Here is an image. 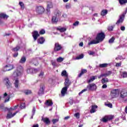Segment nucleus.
I'll return each mask as SVG.
<instances>
[{
    "label": "nucleus",
    "mask_w": 127,
    "mask_h": 127,
    "mask_svg": "<svg viewBox=\"0 0 127 127\" xmlns=\"http://www.w3.org/2000/svg\"><path fill=\"white\" fill-rule=\"evenodd\" d=\"M32 36L35 41L39 36V34H38V32L37 31H34L32 33Z\"/></svg>",
    "instance_id": "2eb2a0df"
},
{
    "label": "nucleus",
    "mask_w": 127,
    "mask_h": 127,
    "mask_svg": "<svg viewBox=\"0 0 127 127\" xmlns=\"http://www.w3.org/2000/svg\"><path fill=\"white\" fill-rule=\"evenodd\" d=\"M112 71H108L105 73H103L104 75V77H108V76H110L112 74Z\"/></svg>",
    "instance_id": "a19ab883"
},
{
    "label": "nucleus",
    "mask_w": 127,
    "mask_h": 127,
    "mask_svg": "<svg viewBox=\"0 0 127 127\" xmlns=\"http://www.w3.org/2000/svg\"><path fill=\"white\" fill-rule=\"evenodd\" d=\"M14 85L15 88H16V89H18V85H19V80H18V79L15 80Z\"/></svg>",
    "instance_id": "2f4dec72"
},
{
    "label": "nucleus",
    "mask_w": 127,
    "mask_h": 127,
    "mask_svg": "<svg viewBox=\"0 0 127 127\" xmlns=\"http://www.w3.org/2000/svg\"><path fill=\"white\" fill-rule=\"evenodd\" d=\"M45 105L46 106H48V107H51L52 105H53V102L52 101H49V100H47L46 102L45 103Z\"/></svg>",
    "instance_id": "c756f323"
},
{
    "label": "nucleus",
    "mask_w": 127,
    "mask_h": 127,
    "mask_svg": "<svg viewBox=\"0 0 127 127\" xmlns=\"http://www.w3.org/2000/svg\"><path fill=\"white\" fill-rule=\"evenodd\" d=\"M45 90V86L44 85H42L41 86L39 92L38 93L39 96H42L44 94V90Z\"/></svg>",
    "instance_id": "9b49d317"
},
{
    "label": "nucleus",
    "mask_w": 127,
    "mask_h": 127,
    "mask_svg": "<svg viewBox=\"0 0 127 127\" xmlns=\"http://www.w3.org/2000/svg\"><path fill=\"white\" fill-rule=\"evenodd\" d=\"M42 120L43 121V122H44V123H45L46 125L50 124V120L47 118H42Z\"/></svg>",
    "instance_id": "b1692460"
},
{
    "label": "nucleus",
    "mask_w": 127,
    "mask_h": 127,
    "mask_svg": "<svg viewBox=\"0 0 127 127\" xmlns=\"http://www.w3.org/2000/svg\"><path fill=\"white\" fill-rule=\"evenodd\" d=\"M124 20L125 16L124 15L121 14L119 16V19L117 20V22L116 23V24L117 25H119V24L123 23Z\"/></svg>",
    "instance_id": "1a4fd4ad"
},
{
    "label": "nucleus",
    "mask_w": 127,
    "mask_h": 127,
    "mask_svg": "<svg viewBox=\"0 0 127 127\" xmlns=\"http://www.w3.org/2000/svg\"><path fill=\"white\" fill-rule=\"evenodd\" d=\"M44 75V72L42 71H41L39 74V77H40L41 78H42L43 77V75Z\"/></svg>",
    "instance_id": "864d4df0"
},
{
    "label": "nucleus",
    "mask_w": 127,
    "mask_h": 127,
    "mask_svg": "<svg viewBox=\"0 0 127 127\" xmlns=\"http://www.w3.org/2000/svg\"><path fill=\"white\" fill-rule=\"evenodd\" d=\"M64 60L63 58L60 57L57 59V62H62Z\"/></svg>",
    "instance_id": "8fccbe9b"
},
{
    "label": "nucleus",
    "mask_w": 127,
    "mask_h": 127,
    "mask_svg": "<svg viewBox=\"0 0 127 127\" xmlns=\"http://www.w3.org/2000/svg\"><path fill=\"white\" fill-rule=\"evenodd\" d=\"M97 77V76L96 75L91 77L90 79L87 80V83H92V82H93L94 80H96Z\"/></svg>",
    "instance_id": "c85d7f7f"
},
{
    "label": "nucleus",
    "mask_w": 127,
    "mask_h": 127,
    "mask_svg": "<svg viewBox=\"0 0 127 127\" xmlns=\"http://www.w3.org/2000/svg\"><path fill=\"white\" fill-rule=\"evenodd\" d=\"M67 90H68V87H66V86H64L61 91V94L62 96L63 97H64L65 96V94H66V92H67Z\"/></svg>",
    "instance_id": "a211bd4d"
},
{
    "label": "nucleus",
    "mask_w": 127,
    "mask_h": 127,
    "mask_svg": "<svg viewBox=\"0 0 127 127\" xmlns=\"http://www.w3.org/2000/svg\"><path fill=\"white\" fill-rule=\"evenodd\" d=\"M120 29L122 31H125V30H126V27H125V26H122L121 27Z\"/></svg>",
    "instance_id": "13d9d810"
},
{
    "label": "nucleus",
    "mask_w": 127,
    "mask_h": 127,
    "mask_svg": "<svg viewBox=\"0 0 127 127\" xmlns=\"http://www.w3.org/2000/svg\"><path fill=\"white\" fill-rule=\"evenodd\" d=\"M114 118V117L113 115L105 116L102 119H100V121L103 123H107L109 121H112Z\"/></svg>",
    "instance_id": "7ed1b4c3"
},
{
    "label": "nucleus",
    "mask_w": 127,
    "mask_h": 127,
    "mask_svg": "<svg viewBox=\"0 0 127 127\" xmlns=\"http://www.w3.org/2000/svg\"><path fill=\"white\" fill-rule=\"evenodd\" d=\"M105 38H106V35H105V33L103 32L98 33L95 38L96 40L91 41L88 43V45L90 46V45H92V44H98V43H100L102 42V41H104V39H105Z\"/></svg>",
    "instance_id": "f257e3e1"
},
{
    "label": "nucleus",
    "mask_w": 127,
    "mask_h": 127,
    "mask_svg": "<svg viewBox=\"0 0 127 127\" xmlns=\"http://www.w3.org/2000/svg\"><path fill=\"white\" fill-rule=\"evenodd\" d=\"M65 87H66V88H69V86L71 85V81L69 79L68 77H66L65 79V82L64 83Z\"/></svg>",
    "instance_id": "ddd939ff"
},
{
    "label": "nucleus",
    "mask_w": 127,
    "mask_h": 127,
    "mask_svg": "<svg viewBox=\"0 0 127 127\" xmlns=\"http://www.w3.org/2000/svg\"><path fill=\"white\" fill-rule=\"evenodd\" d=\"M86 91H87L86 88L82 90L79 93L78 95H80L81 94H83V93H84V92H86Z\"/></svg>",
    "instance_id": "e2e57ef3"
},
{
    "label": "nucleus",
    "mask_w": 127,
    "mask_h": 127,
    "mask_svg": "<svg viewBox=\"0 0 127 127\" xmlns=\"http://www.w3.org/2000/svg\"><path fill=\"white\" fill-rule=\"evenodd\" d=\"M108 13V10L106 9H104L101 11V15L102 16H105Z\"/></svg>",
    "instance_id": "e433bc0d"
},
{
    "label": "nucleus",
    "mask_w": 127,
    "mask_h": 127,
    "mask_svg": "<svg viewBox=\"0 0 127 127\" xmlns=\"http://www.w3.org/2000/svg\"><path fill=\"white\" fill-rule=\"evenodd\" d=\"M83 58H84V55L81 54V55H80L79 56L76 57V58L73 59V60H79L80 59H83Z\"/></svg>",
    "instance_id": "c9c22d12"
},
{
    "label": "nucleus",
    "mask_w": 127,
    "mask_h": 127,
    "mask_svg": "<svg viewBox=\"0 0 127 127\" xmlns=\"http://www.w3.org/2000/svg\"><path fill=\"white\" fill-rule=\"evenodd\" d=\"M108 65H109V64H100L99 67H100V68H106V67L108 66Z\"/></svg>",
    "instance_id": "4c0bfd02"
},
{
    "label": "nucleus",
    "mask_w": 127,
    "mask_h": 127,
    "mask_svg": "<svg viewBox=\"0 0 127 127\" xmlns=\"http://www.w3.org/2000/svg\"><path fill=\"white\" fill-rule=\"evenodd\" d=\"M73 25L74 26H77L78 25H79V21H76V22H75L73 24Z\"/></svg>",
    "instance_id": "4d7b16f0"
},
{
    "label": "nucleus",
    "mask_w": 127,
    "mask_h": 127,
    "mask_svg": "<svg viewBox=\"0 0 127 127\" xmlns=\"http://www.w3.org/2000/svg\"><path fill=\"white\" fill-rule=\"evenodd\" d=\"M3 99H5L4 103H7V102H8V101H9V99H10V96L7 95V93H5L3 94Z\"/></svg>",
    "instance_id": "dca6fc26"
},
{
    "label": "nucleus",
    "mask_w": 127,
    "mask_h": 127,
    "mask_svg": "<svg viewBox=\"0 0 127 127\" xmlns=\"http://www.w3.org/2000/svg\"><path fill=\"white\" fill-rule=\"evenodd\" d=\"M20 49V46L19 45H17L15 47L12 49L11 51L13 52H17Z\"/></svg>",
    "instance_id": "bb28decb"
},
{
    "label": "nucleus",
    "mask_w": 127,
    "mask_h": 127,
    "mask_svg": "<svg viewBox=\"0 0 127 127\" xmlns=\"http://www.w3.org/2000/svg\"><path fill=\"white\" fill-rule=\"evenodd\" d=\"M96 109H98V106L96 105L91 106V109L90 110V113L93 114L96 113Z\"/></svg>",
    "instance_id": "6ab92c4d"
},
{
    "label": "nucleus",
    "mask_w": 127,
    "mask_h": 127,
    "mask_svg": "<svg viewBox=\"0 0 127 127\" xmlns=\"http://www.w3.org/2000/svg\"><path fill=\"white\" fill-rule=\"evenodd\" d=\"M120 97L122 99H125L126 97H127V90H123L121 92Z\"/></svg>",
    "instance_id": "f8f14e48"
},
{
    "label": "nucleus",
    "mask_w": 127,
    "mask_h": 127,
    "mask_svg": "<svg viewBox=\"0 0 127 127\" xmlns=\"http://www.w3.org/2000/svg\"><path fill=\"white\" fill-rule=\"evenodd\" d=\"M32 127H39V125L38 124L34 125Z\"/></svg>",
    "instance_id": "774afa93"
},
{
    "label": "nucleus",
    "mask_w": 127,
    "mask_h": 127,
    "mask_svg": "<svg viewBox=\"0 0 127 127\" xmlns=\"http://www.w3.org/2000/svg\"><path fill=\"white\" fill-rule=\"evenodd\" d=\"M106 105L107 106V107H109V108H113V104H112V103H109L106 104Z\"/></svg>",
    "instance_id": "052dcab7"
},
{
    "label": "nucleus",
    "mask_w": 127,
    "mask_h": 127,
    "mask_svg": "<svg viewBox=\"0 0 127 127\" xmlns=\"http://www.w3.org/2000/svg\"><path fill=\"white\" fill-rule=\"evenodd\" d=\"M69 118H70V116H66V117H64V120L66 121L67 120H69Z\"/></svg>",
    "instance_id": "338daca9"
},
{
    "label": "nucleus",
    "mask_w": 127,
    "mask_h": 127,
    "mask_svg": "<svg viewBox=\"0 0 127 127\" xmlns=\"http://www.w3.org/2000/svg\"><path fill=\"white\" fill-rule=\"evenodd\" d=\"M68 103H69V105H73V103H74V101L73 100V99H70Z\"/></svg>",
    "instance_id": "680f3d73"
},
{
    "label": "nucleus",
    "mask_w": 127,
    "mask_h": 127,
    "mask_svg": "<svg viewBox=\"0 0 127 127\" xmlns=\"http://www.w3.org/2000/svg\"><path fill=\"white\" fill-rule=\"evenodd\" d=\"M8 16L4 13H0V24L3 23V21L1 20V18H7Z\"/></svg>",
    "instance_id": "4468645a"
},
{
    "label": "nucleus",
    "mask_w": 127,
    "mask_h": 127,
    "mask_svg": "<svg viewBox=\"0 0 127 127\" xmlns=\"http://www.w3.org/2000/svg\"><path fill=\"white\" fill-rule=\"evenodd\" d=\"M53 7V5L52 4V2H49L47 6V11L49 12L50 11V8Z\"/></svg>",
    "instance_id": "aec40b11"
},
{
    "label": "nucleus",
    "mask_w": 127,
    "mask_h": 127,
    "mask_svg": "<svg viewBox=\"0 0 127 127\" xmlns=\"http://www.w3.org/2000/svg\"><path fill=\"white\" fill-rule=\"evenodd\" d=\"M62 76L63 77L68 78V73H67V71L66 70H63L62 72Z\"/></svg>",
    "instance_id": "72a5a7b5"
},
{
    "label": "nucleus",
    "mask_w": 127,
    "mask_h": 127,
    "mask_svg": "<svg viewBox=\"0 0 127 127\" xmlns=\"http://www.w3.org/2000/svg\"><path fill=\"white\" fill-rule=\"evenodd\" d=\"M123 78H127V72L126 71H123Z\"/></svg>",
    "instance_id": "603ef678"
},
{
    "label": "nucleus",
    "mask_w": 127,
    "mask_h": 127,
    "mask_svg": "<svg viewBox=\"0 0 127 127\" xmlns=\"http://www.w3.org/2000/svg\"><path fill=\"white\" fill-rule=\"evenodd\" d=\"M17 113H18V111H16V112L14 113L13 114L12 113L7 114L6 116V119H11V118H13V117L15 116Z\"/></svg>",
    "instance_id": "f3484780"
},
{
    "label": "nucleus",
    "mask_w": 127,
    "mask_h": 127,
    "mask_svg": "<svg viewBox=\"0 0 127 127\" xmlns=\"http://www.w3.org/2000/svg\"><path fill=\"white\" fill-rule=\"evenodd\" d=\"M89 55H94L95 54V52L90 51L88 52Z\"/></svg>",
    "instance_id": "0e129e2a"
},
{
    "label": "nucleus",
    "mask_w": 127,
    "mask_h": 127,
    "mask_svg": "<svg viewBox=\"0 0 127 127\" xmlns=\"http://www.w3.org/2000/svg\"><path fill=\"white\" fill-rule=\"evenodd\" d=\"M18 56V52H16L15 53L13 54V57L15 58V57H17Z\"/></svg>",
    "instance_id": "5fc2aeb1"
},
{
    "label": "nucleus",
    "mask_w": 127,
    "mask_h": 127,
    "mask_svg": "<svg viewBox=\"0 0 127 127\" xmlns=\"http://www.w3.org/2000/svg\"><path fill=\"white\" fill-rule=\"evenodd\" d=\"M55 16H56L58 18H60V16H61V11L58 10L55 12Z\"/></svg>",
    "instance_id": "7c9ffc66"
},
{
    "label": "nucleus",
    "mask_w": 127,
    "mask_h": 127,
    "mask_svg": "<svg viewBox=\"0 0 127 127\" xmlns=\"http://www.w3.org/2000/svg\"><path fill=\"white\" fill-rule=\"evenodd\" d=\"M35 107H33V110H32V115L31 117V119H33V116H34V115H35Z\"/></svg>",
    "instance_id": "c03bdc74"
},
{
    "label": "nucleus",
    "mask_w": 127,
    "mask_h": 127,
    "mask_svg": "<svg viewBox=\"0 0 127 127\" xmlns=\"http://www.w3.org/2000/svg\"><path fill=\"white\" fill-rule=\"evenodd\" d=\"M119 3L122 5V4H125V3H127V0H119Z\"/></svg>",
    "instance_id": "ea45409f"
},
{
    "label": "nucleus",
    "mask_w": 127,
    "mask_h": 127,
    "mask_svg": "<svg viewBox=\"0 0 127 127\" xmlns=\"http://www.w3.org/2000/svg\"><path fill=\"white\" fill-rule=\"evenodd\" d=\"M19 5H20L21 9H24V3H23V2L19 1Z\"/></svg>",
    "instance_id": "58836bf2"
},
{
    "label": "nucleus",
    "mask_w": 127,
    "mask_h": 127,
    "mask_svg": "<svg viewBox=\"0 0 127 127\" xmlns=\"http://www.w3.org/2000/svg\"><path fill=\"white\" fill-rule=\"evenodd\" d=\"M23 71V67L22 66L20 65L17 68V70L14 71L13 73V77L14 78H16V77H18V76H20L21 75V72Z\"/></svg>",
    "instance_id": "f03ea898"
},
{
    "label": "nucleus",
    "mask_w": 127,
    "mask_h": 127,
    "mask_svg": "<svg viewBox=\"0 0 127 127\" xmlns=\"http://www.w3.org/2000/svg\"><path fill=\"white\" fill-rule=\"evenodd\" d=\"M114 41H115V38L113 37L109 40V43H113Z\"/></svg>",
    "instance_id": "de8ad7c7"
},
{
    "label": "nucleus",
    "mask_w": 127,
    "mask_h": 127,
    "mask_svg": "<svg viewBox=\"0 0 127 127\" xmlns=\"http://www.w3.org/2000/svg\"><path fill=\"white\" fill-rule=\"evenodd\" d=\"M87 91H96L97 90V85L95 83L89 84L86 87Z\"/></svg>",
    "instance_id": "20e7f679"
},
{
    "label": "nucleus",
    "mask_w": 127,
    "mask_h": 127,
    "mask_svg": "<svg viewBox=\"0 0 127 127\" xmlns=\"http://www.w3.org/2000/svg\"><path fill=\"white\" fill-rule=\"evenodd\" d=\"M106 88H108V85H107V84H103V85L102 86V88L106 89Z\"/></svg>",
    "instance_id": "bf43d9fd"
},
{
    "label": "nucleus",
    "mask_w": 127,
    "mask_h": 127,
    "mask_svg": "<svg viewBox=\"0 0 127 127\" xmlns=\"http://www.w3.org/2000/svg\"><path fill=\"white\" fill-rule=\"evenodd\" d=\"M45 33V30L44 29H42L39 32V34H44Z\"/></svg>",
    "instance_id": "6e6d98bb"
},
{
    "label": "nucleus",
    "mask_w": 127,
    "mask_h": 127,
    "mask_svg": "<svg viewBox=\"0 0 127 127\" xmlns=\"http://www.w3.org/2000/svg\"><path fill=\"white\" fill-rule=\"evenodd\" d=\"M114 27H115V25H113V26H109L108 27V30L109 31H113L114 29Z\"/></svg>",
    "instance_id": "79ce46f5"
},
{
    "label": "nucleus",
    "mask_w": 127,
    "mask_h": 127,
    "mask_svg": "<svg viewBox=\"0 0 127 127\" xmlns=\"http://www.w3.org/2000/svg\"><path fill=\"white\" fill-rule=\"evenodd\" d=\"M112 98H116L119 95H120V91L119 89H113L111 91Z\"/></svg>",
    "instance_id": "0eeeda50"
},
{
    "label": "nucleus",
    "mask_w": 127,
    "mask_h": 127,
    "mask_svg": "<svg viewBox=\"0 0 127 127\" xmlns=\"http://www.w3.org/2000/svg\"><path fill=\"white\" fill-rule=\"evenodd\" d=\"M74 117H75L76 119H80V114L79 113H75Z\"/></svg>",
    "instance_id": "3c124183"
},
{
    "label": "nucleus",
    "mask_w": 127,
    "mask_h": 127,
    "mask_svg": "<svg viewBox=\"0 0 127 127\" xmlns=\"http://www.w3.org/2000/svg\"><path fill=\"white\" fill-rule=\"evenodd\" d=\"M4 83H5V85H6L7 89H9V88L11 87V83H10V81H9L8 78H5L4 79Z\"/></svg>",
    "instance_id": "9d476101"
},
{
    "label": "nucleus",
    "mask_w": 127,
    "mask_h": 127,
    "mask_svg": "<svg viewBox=\"0 0 127 127\" xmlns=\"http://www.w3.org/2000/svg\"><path fill=\"white\" fill-rule=\"evenodd\" d=\"M59 122V118L52 120V123L54 125H55V124H56V123H58Z\"/></svg>",
    "instance_id": "a18cd8bd"
},
{
    "label": "nucleus",
    "mask_w": 127,
    "mask_h": 127,
    "mask_svg": "<svg viewBox=\"0 0 127 127\" xmlns=\"http://www.w3.org/2000/svg\"><path fill=\"white\" fill-rule=\"evenodd\" d=\"M45 42V39L43 37L40 38L38 40V43H39V44H43V43H44Z\"/></svg>",
    "instance_id": "a878e982"
},
{
    "label": "nucleus",
    "mask_w": 127,
    "mask_h": 127,
    "mask_svg": "<svg viewBox=\"0 0 127 127\" xmlns=\"http://www.w3.org/2000/svg\"><path fill=\"white\" fill-rule=\"evenodd\" d=\"M109 82V79L108 78H104L101 80L102 84H107Z\"/></svg>",
    "instance_id": "f704fd0d"
},
{
    "label": "nucleus",
    "mask_w": 127,
    "mask_h": 127,
    "mask_svg": "<svg viewBox=\"0 0 127 127\" xmlns=\"http://www.w3.org/2000/svg\"><path fill=\"white\" fill-rule=\"evenodd\" d=\"M61 49H62V46L59 44V43H56L53 52V53H54V52H58V51H60Z\"/></svg>",
    "instance_id": "6e6552de"
},
{
    "label": "nucleus",
    "mask_w": 127,
    "mask_h": 127,
    "mask_svg": "<svg viewBox=\"0 0 127 127\" xmlns=\"http://www.w3.org/2000/svg\"><path fill=\"white\" fill-rule=\"evenodd\" d=\"M87 69H82L80 73L78 75V78L82 77V75H84V74H85V73H87Z\"/></svg>",
    "instance_id": "412c9836"
},
{
    "label": "nucleus",
    "mask_w": 127,
    "mask_h": 127,
    "mask_svg": "<svg viewBox=\"0 0 127 127\" xmlns=\"http://www.w3.org/2000/svg\"><path fill=\"white\" fill-rule=\"evenodd\" d=\"M27 73L28 74H33V68L28 67L27 69Z\"/></svg>",
    "instance_id": "473e14b6"
},
{
    "label": "nucleus",
    "mask_w": 127,
    "mask_h": 127,
    "mask_svg": "<svg viewBox=\"0 0 127 127\" xmlns=\"http://www.w3.org/2000/svg\"><path fill=\"white\" fill-rule=\"evenodd\" d=\"M17 108H18V105H17L16 106H15L13 108H6L5 109V111H8L9 113L10 111H14V110H16V109H17Z\"/></svg>",
    "instance_id": "4be33fe9"
},
{
    "label": "nucleus",
    "mask_w": 127,
    "mask_h": 127,
    "mask_svg": "<svg viewBox=\"0 0 127 127\" xmlns=\"http://www.w3.org/2000/svg\"><path fill=\"white\" fill-rule=\"evenodd\" d=\"M25 62H26V58L25 56L22 57L19 63L21 64H24Z\"/></svg>",
    "instance_id": "5701e85b"
},
{
    "label": "nucleus",
    "mask_w": 127,
    "mask_h": 127,
    "mask_svg": "<svg viewBox=\"0 0 127 127\" xmlns=\"http://www.w3.org/2000/svg\"><path fill=\"white\" fill-rule=\"evenodd\" d=\"M12 69H14V65L13 64H8L3 67L2 71L3 72H6L7 71H10Z\"/></svg>",
    "instance_id": "39448f33"
},
{
    "label": "nucleus",
    "mask_w": 127,
    "mask_h": 127,
    "mask_svg": "<svg viewBox=\"0 0 127 127\" xmlns=\"http://www.w3.org/2000/svg\"><path fill=\"white\" fill-rule=\"evenodd\" d=\"M52 22L53 23H57L58 22V18L56 16H53L52 18Z\"/></svg>",
    "instance_id": "cd10ccee"
},
{
    "label": "nucleus",
    "mask_w": 127,
    "mask_h": 127,
    "mask_svg": "<svg viewBox=\"0 0 127 127\" xmlns=\"http://www.w3.org/2000/svg\"><path fill=\"white\" fill-rule=\"evenodd\" d=\"M65 7L66 9H69L71 7V4L69 3H67L65 5Z\"/></svg>",
    "instance_id": "37998d69"
},
{
    "label": "nucleus",
    "mask_w": 127,
    "mask_h": 127,
    "mask_svg": "<svg viewBox=\"0 0 127 127\" xmlns=\"http://www.w3.org/2000/svg\"><path fill=\"white\" fill-rule=\"evenodd\" d=\"M24 93L25 95H30V94L31 93V90H25Z\"/></svg>",
    "instance_id": "49530a36"
},
{
    "label": "nucleus",
    "mask_w": 127,
    "mask_h": 127,
    "mask_svg": "<svg viewBox=\"0 0 127 127\" xmlns=\"http://www.w3.org/2000/svg\"><path fill=\"white\" fill-rule=\"evenodd\" d=\"M57 30H58V31H60V32H65V31L66 30V28L59 27L57 28Z\"/></svg>",
    "instance_id": "393cba45"
},
{
    "label": "nucleus",
    "mask_w": 127,
    "mask_h": 127,
    "mask_svg": "<svg viewBox=\"0 0 127 127\" xmlns=\"http://www.w3.org/2000/svg\"><path fill=\"white\" fill-rule=\"evenodd\" d=\"M127 7L126 8L125 11L123 13L122 15L126 16V14H127Z\"/></svg>",
    "instance_id": "69168bd1"
},
{
    "label": "nucleus",
    "mask_w": 127,
    "mask_h": 127,
    "mask_svg": "<svg viewBox=\"0 0 127 127\" xmlns=\"http://www.w3.org/2000/svg\"><path fill=\"white\" fill-rule=\"evenodd\" d=\"M36 11L38 14H42L45 11V9L42 6H37L36 8Z\"/></svg>",
    "instance_id": "423d86ee"
},
{
    "label": "nucleus",
    "mask_w": 127,
    "mask_h": 127,
    "mask_svg": "<svg viewBox=\"0 0 127 127\" xmlns=\"http://www.w3.org/2000/svg\"><path fill=\"white\" fill-rule=\"evenodd\" d=\"M20 109H25V103H21L20 106Z\"/></svg>",
    "instance_id": "09e8293b"
}]
</instances>
